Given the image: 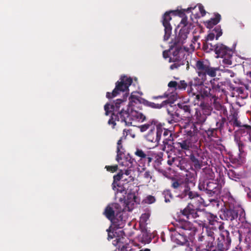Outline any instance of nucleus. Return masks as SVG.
<instances>
[{
    "label": "nucleus",
    "instance_id": "41",
    "mask_svg": "<svg viewBox=\"0 0 251 251\" xmlns=\"http://www.w3.org/2000/svg\"><path fill=\"white\" fill-rule=\"evenodd\" d=\"M218 131L215 128H209L204 130V133L209 139L218 137Z\"/></svg>",
    "mask_w": 251,
    "mask_h": 251
},
{
    "label": "nucleus",
    "instance_id": "39",
    "mask_svg": "<svg viewBox=\"0 0 251 251\" xmlns=\"http://www.w3.org/2000/svg\"><path fill=\"white\" fill-rule=\"evenodd\" d=\"M201 94L204 97H210L214 100H216L218 98V96H216V95L214 94V93L212 92V89H211L209 87H205L203 90H201Z\"/></svg>",
    "mask_w": 251,
    "mask_h": 251
},
{
    "label": "nucleus",
    "instance_id": "11",
    "mask_svg": "<svg viewBox=\"0 0 251 251\" xmlns=\"http://www.w3.org/2000/svg\"><path fill=\"white\" fill-rule=\"evenodd\" d=\"M120 81L116 83V86L112 93L107 92L106 97L108 99L117 96L120 92L128 91V87L132 82V79L126 76H121Z\"/></svg>",
    "mask_w": 251,
    "mask_h": 251
},
{
    "label": "nucleus",
    "instance_id": "46",
    "mask_svg": "<svg viewBox=\"0 0 251 251\" xmlns=\"http://www.w3.org/2000/svg\"><path fill=\"white\" fill-rule=\"evenodd\" d=\"M143 178L146 182L149 183L152 180V182L156 181L153 175V172L150 171H146L142 174Z\"/></svg>",
    "mask_w": 251,
    "mask_h": 251
},
{
    "label": "nucleus",
    "instance_id": "7",
    "mask_svg": "<svg viewBox=\"0 0 251 251\" xmlns=\"http://www.w3.org/2000/svg\"><path fill=\"white\" fill-rule=\"evenodd\" d=\"M210 50H213L217 55V58H223V63L224 64L231 65L232 64V57L233 52L232 50L226 45L218 43L213 45L209 43Z\"/></svg>",
    "mask_w": 251,
    "mask_h": 251
},
{
    "label": "nucleus",
    "instance_id": "57",
    "mask_svg": "<svg viewBox=\"0 0 251 251\" xmlns=\"http://www.w3.org/2000/svg\"><path fill=\"white\" fill-rule=\"evenodd\" d=\"M177 83L178 86L177 89L178 90H185L186 88L188 86V84H187L185 80H180L179 82H177Z\"/></svg>",
    "mask_w": 251,
    "mask_h": 251
},
{
    "label": "nucleus",
    "instance_id": "59",
    "mask_svg": "<svg viewBox=\"0 0 251 251\" xmlns=\"http://www.w3.org/2000/svg\"><path fill=\"white\" fill-rule=\"evenodd\" d=\"M105 168L106 169V171L108 172H110L111 173L116 172L118 169V166L117 165H115L113 166H105Z\"/></svg>",
    "mask_w": 251,
    "mask_h": 251
},
{
    "label": "nucleus",
    "instance_id": "28",
    "mask_svg": "<svg viewBox=\"0 0 251 251\" xmlns=\"http://www.w3.org/2000/svg\"><path fill=\"white\" fill-rule=\"evenodd\" d=\"M236 132L251 142V124H243L241 128H239Z\"/></svg>",
    "mask_w": 251,
    "mask_h": 251
},
{
    "label": "nucleus",
    "instance_id": "61",
    "mask_svg": "<svg viewBox=\"0 0 251 251\" xmlns=\"http://www.w3.org/2000/svg\"><path fill=\"white\" fill-rule=\"evenodd\" d=\"M155 154L157 156L155 157L153 161L157 163H160L162 160L163 153L162 152H160L159 153H156L155 152Z\"/></svg>",
    "mask_w": 251,
    "mask_h": 251
},
{
    "label": "nucleus",
    "instance_id": "2",
    "mask_svg": "<svg viewBox=\"0 0 251 251\" xmlns=\"http://www.w3.org/2000/svg\"><path fill=\"white\" fill-rule=\"evenodd\" d=\"M164 126V123H160L153 119L139 126L138 127L142 132L149 130L148 133L145 136V138L148 142L152 143L156 146L159 145L164 129L163 126Z\"/></svg>",
    "mask_w": 251,
    "mask_h": 251
},
{
    "label": "nucleus",
    "instance_id": "6",
    "mask_svg": "<svg viewBox=\"0 0 251 251\" xmlns=\"http://www.w3.org/2000/svg\"><path fill=\"white\" fill-rule=\"evenodd\" d=\"M195 69L198 76L202 77L207 81H209L208 78H215L217 71H219V67H212L202 59L196 61Z\"/></svg>",
    "mask_w": 251,
    "mask_h": 251
},
{
    "label": "nucleus",
    "instance_id": "48",
    "mask_svg": "<svg viewBox=\"0 0 251 251\" xmlns=\"http://www.w3.org/2000/svg\"><path fill=\"white\" fill-rule=\"evenodd\" d=\"M227 175L230 179L235 181L240 179L241 177V175L240 174L236 173L234 170L230 169L228 171Z\"/></svg>",
    "mask_w": 251,
    "mask_h": 251
},
{
    "label": "nucleus",
    "instance_id": "49",
    "mask_svg": "<svg viewBox=\"0 0 251 251\" xmlns=\"http://www.w3.org/2000/svg\"><path fill=\"white\" fill-rule=\"evenodd\" d=\"M162 195L165 199L166 202H169L171 201V200L173 199V196L169 189H165L162 192Z\"/></svg>",
    "mask_w": 251,
    "mask_h": 251
},
{
    "label": "nucleus",
    "instance_id": "29",
    "mask_svg": "<svg viewBox=\"0 0 251 251\" xmlns=\"http://www.w3.org/2000/svg\"><path fill=\"white\" fill-rule=\"evenodd\" d=\"M167 117L166 118V121L170 124H173L176 123L180 121L181 117H180L179 113L176 111H174L171 110L169 108H167Z\"/></svg>",
    "mask_w": 251,
    "mask_h": 251
},
{
    "label": "nucleus",
    "instance_id": "20",
    "mask_svg": "<svg viewBox=\"0 0 251 251\" xmlns=\"http://www.w3.org/2000/svg\"><path fill=\"white\" fill-rule=\"evenodd\" d=\"M195 142L191 139L184 137L183 138L179 139L175 145L176 148L179 152L186 153V151H189L191 149L193 150Z\"/></svg>",
    "mask_w": 251,
    "mask_h": 251
},
{
    "label": "nucleus",
    "instance_id": "62",
    "mask_svg": "<svg viewBox=\"0 0 251 251\" xmlns=\"http://www.w3.org/2000/svg\"><path fill=\"white\" fill-rule=\"evenodd\" d=\"M178 86L177 82L176 81H171L169 82L168 84V86L170 88H173L175 90H177V87Z\"/></svg>",
    "mask_w": 251,
    "mask_h": 251
},
{
    "label": "nucleus",
    "instance_id": "16",
    "mask_svg": "<svg viewBox=\"0 0 251 251\" xmlns=\"http://www.w3.org/2000/svg\"><path fill=\"white\" fill-rule=\"evenodd\" d=\"M169 51L171 55L169 59L170 62L185 61V51L180 45H171Z\"/></svg>",
    "mask_w": 251,
    "mask_h": 251
},
{
    "label": "nucleus",
    "instance_id": "21",
    "mask_svg": "<svg viewBox=\"0 0 251 251\" xmlns=\"http://www.w3.org/2000/svg\"><path fill=\"white\" fill-rule=\"evenodd\" d=\"M125 101V98L123 100L117 99L115 102L111 104L107 103L104 106L105 111V115H108L112 113H116L118 111H121L120 107L124 105Z\"/></svg>",
    "mask_w": 251,
    "mask_h": 251
},
{
    "label": "nucleus",
    "instance_id": "63",
    "mask_svg": "<svg viewBox=\"0 0 251 251\" xmlns=\"http://www.w3.org/2000/svg\"><path fill=\"white\" fill-rule=\"evenodd\" d=\"M111 226H110L108 229H106V231L108 232V237L107 239L108 240H111L114 238V234L113 232L111 231Z\"/></svg>",
    "mask_w": 251,
    "mask_h": 251
},
{
    "label": "nucleus",
    "instance_id": "9",
    "mask_svg": "<svg viewBox=\"0 0 251 251\" xmlns=\"http://www.w3.org/2000/svg\"><path fill=\"white\" fill-rule=\"evenodd\" d=\"M222 184L218 182V179L203 182H199L198 188L209 196H217L222 189Z\"/></svg>",
    "mask_w": 251,
    "mask_h": 251
},
{
    "label": "nucleus",
    "instance_id": "25",
    "mask_svg": "<svg viewBox=\"0 0 251 251\" xmlns=\"http://www.w3.org/2000/svg\"><path fill=\"white\" fill-rule=\"evenodd\" d=\"M215 175L211 168L206 167L202 169L201 176L199 179V182H203V181H211L215 179Z\"/></svg>",
    "mask_w": 251,
    "mask_h": 251
},
{
    "label": "nucleus",
    "instance_id": "64",
    "mask_svg": "<svg viewBox=\"0 0 251 251\" xmlns=\"http://www.w3.org/2000/svg\"><path fill=\"white\" fill-rule=\"evenodd\" d=\"M198 6L201 16H204L206 14V11L204 10L203 6L201 4H199Z\"/></svg>",
    "mask_w": 251,
    "mask_h": 251
},
{
    "label": "nucleus",
    "instance_id": "60",
    "mask_svg": "<svg viewBox=\"0 0 251 251\" xmlns=\"http://www.w3.org/2000/svg\"><path fill=\"white\" fill-rule=\"evenodd\" d=\"M155 198L151 195L148 196L145 200V202L148 204H152L155 201Z\"/></svg>",
    "mask_w": 251,
    "mask_h": 251
},
{
    "label": "nucleus",
    "instance_id": "14",
    "mask_svg": "<svg viewBox=\"0 0 251 251\" xmlns=\"http://www.w3.org/2000/svg\"><path fill=\"white\" fill-rule=\"evenodd\" d=\"M134 154L139 158V162L144 164V166H150L157 156L153 151H143L139 148L136 149Z\"/></svg>",
    "mask_w": 251,
    "mask_h": 251
},
{
    "label": "nucleus",
    "instance_id": "15",
    "mask_svg": "<svg viewBox=\"0 0 251 251\" xmlns=\"http://www.w3.org/2000/svg\"><path fill=\"white\" fill-rule=\"evenodd\" d=\"M178 11H170L166 12L162 17V24L164 27L165 34L164 36V40H168L172 33V26L170 24V21L172 20L171 13L174 15H176V13H179Z\"/></svg>",
    "mask_w": 251,
    "mask_h": 251
},
{
    "label": "nucleus",
    "instance_id": "24",
    "mask_svg": "<svg viewBox=\"0 0 251 251\" xmlns=\"http://www.w3.org/2000/svg\"><path fill=\"white\" fill-rule=\"evenodd\" d=\"M163 128L164 129L162 134H163V147L162 150L165 151L167 146L168 147H171L172 145L174 144V137L173 136V132L172 130H169L168 128H166L164 126H163Z\"/></svg>",
    "mask_w": 251,
    "mask_h": 251
},
{
    "label": "nucleus",
    "instance_id": "5",
    "mask_svg": "<svg viewBox=\"0 0 251 251\" xmlns=\"http://www.w3.org/2000/svg\"><path fill=\"white\" fill-rule=\"evenodd\" d=\"M198 144L199 147L196 146L193 148L189 155L192 166L196 171L200 170L203 166L208 165V161L210 159L208 151L200 148V143Z\"/></svg>",
    "mask_w": 251,
    "mask_h": 251
},
{
    "label": "nucleus",
    "instance_id": "26",
    "mask_svg": "<svg viewBox=\"0 0 251 251\" xmlns=\"http://www.w3.org/2000/svg\"><path fill=\"white\" fill-rule=\"evenodd\" d=\"M103 213L108 220H110L114 224H116L115 211L112 207L110 205L106 206ZM115 227L118 229L122 228L124 226L122 224H115Z\"/></svg>",
    "mask_w": 251,
    "mask_h": 251
},
{
    "label": "nucleus",
    "instance_id": "8",
    "mask_svg": "<svg viewBox=\"0 0 251 251\" xmlns=\"http://www.w3.org/2000/svg\"><path fill=\"white\" fill-rule=\"evenodd\" d=\"M239 215V220H240V217L245 215L244 210L241 207L234 206L231 203L221 210L220 217L223 220L232 221L237 219Z\"/></svg>",
    "mask_w": 251,
    "mask_h": 251
},
{
    "label": "nucleus",
    "instance_id": "19",
    "mask_svg": "<svg viewBox=\"0 0 251 251\" xmlns=\"http://www.w3.org/2000/svg\"><path fill=\"white\" fill-rule=\"evenodd\" d=\"M119 201L123 203V206L127 208V210L131 211L134 208L135 204H139L140 200L134 193L128 194L126 199L125 196L120 197Z\"/></svg>",
    "mask_w": 251,
    "mask_h": 251
},
{
    "label": "nucleus",
    "instance_id": "43",
    "mask_svg": "<svg viewBox=\"0 0 251 251\" xmlns=\"http://www.w3.org/2000/svg\"><path fill=\"white\" fill-rule=\"evenodd\" d=\"M176 96L175 95H170L169 94V97L168 98V99L163 101L161 103L159 104V105L161 106V108L168 105H170L171 107H172V104L174 103V101L176 100Z\"/></svg>",
    "mask_w": 251,
    "mask_h": 251
},
{
    "label": "nucleus",
    "instance_id": "45",
    "mask_svg": "<svg viewBox=\"0 0 251 251\" xmlns=\"http://www.w3.org/2000/svg\"><path fill=\"white\" fill-rule=\"evenodd\" d=\"M207 117L203 113L200 111H196V123L198 124H202L206 120Z\"/></svg>",
    "mask_w": 251,
    "mask_h": 251
},
{
    "label": "nucleus",
    "instance_id": "40",
    "mask_svg": "<svg viewBox=\"0 0 251 251\" xmlns=\"http://www.w3.org/2000/svg\"><path fill=\"white\" fill-rule=\"evenodd\" d=\"M201 88L199 87L193 86V84L190 82L188 83V86L187 89V93L190 97L193 96L194 97V95L197 94L198 93L200 92V90Z\"/></svg>",
    "mask_w": 251,
    "mask_h": 251
},
{
    "label": "nucleus",
    "instance_id": "3",
    "mask_svg": "<svg viewBox=\"0 0 251 251\" xmlns=\"http://www.w3.org/2000/svg\"><path fill=\"white\" fill-rule=\"evenodd\" d=\"M176 230L178 233L176 237L178 244L183 245L189 241L194 242L198 229L192 223L184 221L177 224Z\"/></svg>",
    "mask_w": 251,
    "mask_h": 251
},
{
    "label": "nucleus",
    "instance_id": "12",
    "mask_svg": "<svg viewBox=\"0 0 251 251\" xmlns=\"http://www.w3.org/2000/svg\"><path fill=\"white\" fill-rule=\"evenodd\" d=\"M116 121L124 123L126 126H130L132 122L130 117V108H127V110H124L122 108L121 111H118L116 113H112L111 118L108 121V124H113L114 126Z\"/></svg>",
    "mask_w": 251,
    "mask_h": 251
},
{
    "label": "nucleus",
    "instance_id": "1",
    "mask_svg": "<svg viewBox=\"0 0 251 251\" xmlns=\"http://www.w3.org/2000/svg\"><path fill=\"white\" fill-rule=\"evenodd\" d=\"M196 184V179L194 174H186L184 180L173 178L171 187L174 189L176 197L181 199L192 200L200 197V195L194 190Z\"/></svg>",
    "mask_w": 251,
    "mask_h": 251
},
{
    "label": "nucleus",
    "instance_id": "44",
    "mask_svg": "<svg viewBox=\"0 0 251 251\" xmlns=\"http://www.w3.org/2000/svg\"><path fill=\"white\" fill-rule=\"evenodd\" d=\"M226 123L227 122L226 118L221 117L220 119H219L218 121H217L216 123V127H215V128L218 131L219 130L221 132H222L224 130V125L226 123Z\"/></svg>",
    "mask_w": 251,
    "mask_h": 251
},
{
    "label": "nucleus",
    "instance_id": "27",
    "mask_svg": "<svg viewBox=\"0 0 251 251\" xmlns=\"http://www.w3.org/2000/svg\"><path fill=\"white\" fill-rule=\"evenodd\" d=\"M190 32V30L185 29V28H181L180 30L178 36L173 41L172 43L174 45H180L184 43L185 40L187 38V35Z\"/></svg>",
    "mask_w": 251,
    "mask_h": 251
},
{
    "label": "nucleus",
    "instance_id": "18",
    "mask_svg": "<svg viewBox=\"0 0 251 251\" xmlns=\"http://www.w3.org/2000/svg\"><path fill=\"white\" fill-rule=\"evenodd\" d=\"M231 244V239L229 236V232L228 230L222 231L217 239L216 246L225 251L229 249Z\"/></svg>",
    "mask_w": 251,
    "mask_h": 251
},
{
    "label": "nucleus",
    "instance_id": "51",
    "mask_svg": "<svg viewBox=\"0 0 251 251\" xmlns=\"http://www.w3.org/2000/svg\"><path fill=\"white\" fill-rule=\"evenodd\" d=\"M123 146L122 145H117V156L116 160L120 162V161L122 160V156L124 153L123 151Z\"/></svg>",
    "mask_w": 251,
    "mask_h": 251
},
{
    "label": "nucleus",
    "instance_id": "54",
    "mask_svg": "<svg viewBox=\"0 0 251 251\" xmlns=\"http://www.w3.org/2000/svg\"><path fill=\"white\" fill-rule=\"evenodd\" d=\"M129 102L128 103L129 107L131 108H134V103L136 104L138 102H139V99L136 96L131 95L129 98Z\"/></svg>",
    "mask_w": 251,
    "mask_h": 251
},
{
    "label": "nucleus",
    "instance_id": "33",
    "mask_svg": "<svg viewBox=\"0 0 251 251\" xmlns=\"http://www.w3.org/2000/svg\"><path fill=\"white\" fill-rule=\"evenodd\" d=\"M244 154V153H240V152H239L237 156L233 155H231L229 157L230 161L232 164L235 165L243 164L245 161Z\"/></svg>",
    "mask_w": 251,
    "mask_h": 251
},
{
    "label": "nucleus",
    "instance_id": "34",
    "mask_svg": "<svg viewBox=\"0 0 251 251\" xmlns=\"http://www.w3.org/2000/svg\"><path fill=\"white\" fill-rule=\"evenodd\" d=\"M229 125L233 127H238L239 128H241L243 124L238 120L237 115L234 114L231 119L226 123V125L228 126Z\"/></svg>",
    "mask_w": 251,
    "mask_h": 251
},
{
    "label": "nucleus",
    "instance_id": "50",
    "mask_svg": "<svg viewBox=\"0 0 251 251\" xmlns=\"http://www.w3.org/2000/svg\"><path fill=\"white\" fill-rule=\"evenodd\" d=\"M234 141L238 146L239 152H240V153H244V148L245 145L243 142L236 136L234 137Z\"/></svg>",
    "mask_w": 251,
    "mask_h": 251
},
{
    "label": "nucleus",
    "instance_id": "37",
    "mask_svg": "<svg viewBox=\"0 0 251 251\" xmlns=\"http://www.w3.org/2000/svg\"><path fill=\"white\" fill-rule=\"evenodd\" d=\"M209 81H207L204 79V78L202 77H196L194 78L193 80H191L189 82L193 84V86H195L197 87H199L201 88V89L202 88V86H203V84L207 83Z\"/></svg>",
    "mask_w": 251,
    "mask_h": 251
},
{
    "label": "nucleus",
    "instance_id": "30",
    "mask_svg": "<svg viewBox=\"0 0 251 251\" xmlns=\"http://www.w3.org/2000/svg\"><path fill=\"white\" fill-rule=\"evenodd\" d=\"M130 117H131V122L132 120H136L143 122L146 119L145 115L141 112L134 109V108H130Z\"/></svg>",
    "mask_w": 251,
    "mask_h": 251
},
{
    "label": "nucleus",
    "instance_id": "35",
    "mask_svg": "<svg viewBox=\"0 0 251 251\" xmlns=\"http://www.w3.org/2000/svg\"><path fill=\"white\" fill-rule=\"evenodd\" d=\"M215 17L206 22V27L208 28H212L214 25L218 24L221 19V15L219 13L215 15Z\"/></svg>",
    "mask_w": 251,
    "mask_h": 251
},
{
    "label": "nucleus",
    "instance_id": "22",
    "mask_svg": "<svg viewBox=\"0 0 251 251\" xmlns=\"http://www.w3.org/2000/svg\"><path fill=\"white\" fill-rule=\"evenodd\" d=\"M197 132L198 128L195 124L190 123L185 127L184 133L186 136L184 137L196 142L198 140Z\"/></svg>",
    "mask_w": 251,
    "mask_h": 251
},
{
    "label": "nucleus",
    "instance_id": "13",
    "mask_svg": "<svg viewBox=\"0 0 251 251\" xmlns=\"http://www.w3.org/2000/svg\"><path fill=\"white\" fill-rule=\"evenodd\" d=\"M191 161L188 158L183 156H175L171 157L169 156L167 163L170 166H174L179 168L181 170L187 172L192 167Z\"/></svg>",
    "mask_w": 251,
    "mask_h": 251
},
{
    "label": "nucleus",
    "instance_id": "58",
    "mask_svg": "<svg viewBox=\"0 0 251 251\" xmlns=\"http://www.w3.org/2000/svg\"><path fill=\"white\" fill-rule=\"evenodd\" d=\"M213 31L215 32L214 33H216V39L218 40L219 38L222 35V30L221 29V28L220 26H216Z\"/></svg>",
    "mask_w": 251,
    "mask_h": 251
},
{
    "label": "nucleus",
    "instance_id": "36",
    "mask_svg": "<svg viewBox=\"0 0 251 251\" xmlns=\"http://www.w3.org/2000/svg\"><path fill=\"white\" fill-rule=\"evenodd\" d=\"M114 190L116 191V198L119 200V198L121 197L120 194H122V196L124 197V195L126 194V188L120 182L116 184V188Z\"/></svg>",
    "mask_w": 251,
    "mask_h": 251
},
{
    "label": "nucleus",
    "instance_id": "32",
    "mask_svg": "<svg viewBox=\"0 0 251 251\" xmlns=\"http://www.w3.org/2000/svg\"><path fill=\"white\" fill-rule=\"evenodd\" d=\"M123 160L121 162H119L120 164L123 166L126 167L127 168H130L132 167L134 162H135L134 158L128 153L125 155L123 158Z\"/></svg>",
    "mask_w": 251,
    "mask_h": 251
},
{
    "label": "nucleus",
    "instance_id": "56",
    "mask_svg": "<svg viewBox=\"0 0 251 251\" xmlns=\"http://www.w3.org/2000/svg\"><path fill=\"white\" fill-rule=\"evenodd\" d=\"M184 62L185 61L173 62L174 63L170 66V68L171 70H174V69H178L181 66L184 65L185 64Z\"/></svg>",
    "mask_w": 251,
    "mask_h": 251
},
{
    "label": "nucleus",
    "instance_id": "42",
    "mask_svg": "<svg viewBox=\"0 0 251 251\" xmlns=\"http://www.w3.org/2000/svg\"><path fill=\"white\" fill-rule=\"evenodd\" d=\"M176 96L175 95H170L169 94V97L168 98V99L163 101L161 103L159 104V105L161 106V108L168 105H170L171 107H172V104L174 103V101L176 100Z\"/></svg>",
    "mask_w": 251,
    "mask_h": 251
},
{
    "label": "nucleus",
    "instance_id": "47",
    "mask_svg": "<svg viewBox=\"0 0 251 251\" xmlns=\"http://www.w3.org/2000/svg\"><path fill=\"white\" fill-rule=\"evenodd\" d=\"M124 172L122 170L120 171L113 176V182L112 183V188L113 190H115L116 184L118 183L120 180L123 178Z\"/></svg>",
    "mask_w": 251,
    "mask_h": 251
},
{
    "label": "nucleus",
    "instance_id": "31",
    "mask_svg": "<svg viewBox=\"0 0 251 251\" xmlns=\"http://www.w3.org/2000/svg\"><path fill=\"white\" fill-rule=\"evenodd\" d=\"M192 100L194 105H198L202 109L206 107V104L204 102L203 96L201 94V92L194 95V97H190Z\"/></svg>",
    "mask_w": 251,
    "mask_h": 251
},
{
    "label": "nucleus",
    "instance_id": "23",
    "mask_svg": "<svg viewBox=\"0 0 251 251\" xmlns=\"http://www.w3.org/2000/svg\"><path fill=\"white\" fill-rule=\"evenodd\" d=\"M199 210L200 209L195 208L193 204L189 203L185 208L180 210V213L187 219H194L195 220Z\"/></svg>",
    "mask_w": 251,
    "mask_h": 251
},
{
    "label": "nucleus",
    "instance_id": "53",
    "mask_svg": "<svg viewBox=\"0 0 251 251\" xmlns=\"http://www.w3.org/2000/svg\"><path fill=\"white\" fill-rule=\"evenodd\" d=\"M143 103L145 106L154 109H160L161 106L159 105V103H155L153 102L149 101L147 100H144Z\"/></svg>",
    "mask_w": 251,
    "mask_h": 251
},
{
    "label": "nucleus",
    "instance_id": "52",
    "mask_svg": "<svg viewBox=\"0 0 251 251\" xmlns=\"http://www.w3.org/2000/svg\"><path fill=\"white\" fill-rule=\"evenodd\" d=\"M180 24L183 25L182 28H185V29H188L189 30H190L193 26L191 23L188 22L187 18L186 16L182 19Z\"/></svg>",
    "mask_w": 251,
    "mask_h": 251
},
{
    "label": "nucleus",
    "instance_id": "10",
    "mask_svg": "<svg viewBox=\"0 0 251 251\" xmlns=\"http://www.w3.org/2000/svg\"><path fill=\"white\" fill-rule=\"evenodd\" d=\"M218 220L217 216L205 210L200 209L194 222L198 223L200 226L205 227L206 229V227H208V225L216 226V224L218 223Z\"/></svg>",
    "mask_w": 251,
    "mask_h": 251
},
{
    "label": "nucleus",
    "instance_id": "55",
    "mask_svg": "<svg viewBox=\"0 0 251 251\" xmlns=\"http://www.w3.org/2000/svg\"><path fill=\"white\" fill-rule=\"evenodd\" d=\"M116 240L117 245L121 249V251H129V250H127V248H129V247H127V245L123 244V243L121 241V238H117Z\"/></svg>",
    "mask_w": 251,
    "mask_h": 251
},
{
    "label": "nucleus",
    "instance_id": "38",
    "mask_svg": "<svg viewBox=\"0 0 251 251\" xmlns=\"http://www.w3.org/2000/svg\"><path fill=\"white\" fill-rule=\"evenodd\" d=\"M178 107L183 111L185 117H189L191 116V108L190 105L185 103H181L177 104Z\"/></svg>",
    "mask_w": 251,
    "mask_h": 251
},
{
    "label": "nucleus",
    "instance_id": "4",
    "mask_svg": "<svg viewBox=\"0 0 251 251\" xmlns=\"http://www.w3.org/2000/svg\"><path fill=\"white\" fill-rule=\"evenodd\" d=\"M198 247L196 251H211L215 246V234L213 229L206 227L205 231L199 234L197 237Z\"/></svg>",
    "mask_w": 251,
    "mask_h": 251
},
{
    "label": "nucleus",
    "instance_id": "17",
    "mask_svg": "<svg viewBox=\"0 0 251 251\" xmlns=\"http://www.w3.org/2000/svg\"><path fill=\"white\" fill-rule=\"evenodd\" d=\"M220 78L215 77L211 79L209 81L212 86V92L214 95L218 96V98L222 97L226 93V82L220 81Z\"/></svg>",
    "mask_w": 251,
    "mask_h": 251
}]
</instances>
